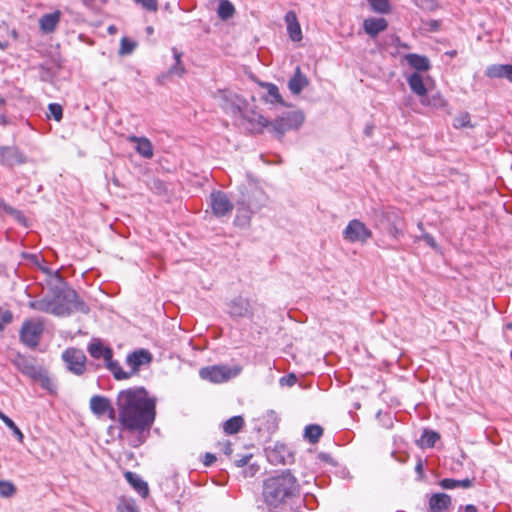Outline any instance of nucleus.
Returning a JSON list of instances; mask_svg holds the SVG:
<instances>
[{
    "instance_id": "obj_24",
    "label": "nucleus",
    "mask_w": 512,
    "mask_h": 512,
    "mask_svg": "<svg viewBox=\"0 0 512 512\" xmlns=\"http://www.w3.org/2000/svg\"><path fill=\"white\" fill-rule=\"evenodd\" d=\"M387 25V21L384 18H367L363 23L365 32L371 37H375L384 31Z\"/></svg>"
},
{
    "instance_id": "obj_14",
    "label": "nucleus",
    "mask_w": 512,
    "mask_h": 512,
    "mask_svg": "<svg viewBox=\"0 0 512 512\" xmlns=\"http://www.w3.org/2000/svg\"><path fill=\"white\" fill-rule=\"evenodd\" d=\"M267 459L274 465H286L293 462V455L285 445L276 444L273 449L267 450Z\"/></svg>"
},
{
    "instance_id": "obj_7",
    "label": "nucleus",
    "mask_w": 512,
    "mask_h": 512,
    "mask_svg": "<svg viewBox=\"0 0 512 512\" xmlns=\"http://www.w3.org/2000/svg\"><path fill=\"white\" fill-rule=\"evenodd\" d=\"M44 331V323L40 319H29L23 322L20 329L21 342L30 348L38 346Z\"/></svg>"
},
{
    "instance_id": "obj_59",
    "label": "nucleus",
    "mask_w": 512,
    "mask_h": 512,
    "mask_svg": "<svg viewBox=\"0 0 512 512\" xmlns=\"http://www.w3.org/2000/svg\"><path fill=\"white\" fill-rule=\"evenodd\" d=\"M398 47H400V48H408V46L406 44H403L401 42H399Z\"/></svg>"
},
{
    "instance_id": "obj_37",
    "label": "nucleus",
    "mask_w": 512,
    "mask_h": 512,
    "mask_svg": "<svg viewBox=\"0 0 512 512\" xmlns=\"http://www.w3.org/2000/svg\"><path fill=\"white\" fill-rule=\"evenodd\" d=\"M267 88V100L271 103H281L282 98L276 85L268 83Z\"/></svg>"
},
{
    "instance_id": "obj_62",
    "label": "nucleus",
    "mask_w": 512,
    "mask_h": 512,
    "mask_svg": "<svg viewBox=\"0 0 512 512\" xmlns=\"http://www.w3.org/2000/svg\"><path fill=\"white\" fill-rule=\"evenodd\" d=\"M17 161H18L19 163H22V162H23V160H22L21 156H19V159H17Z\"/></svg>"
},
{
    "instance_id": "obj_53",
    "label": "nucleus",
    "mask_w": 512,
    "mask_h": 512,
    "mask_svg": "<svg viewBox=\"0 0 512 512\" xmlns=\"http://www.w3.org/2000/svg\"><path fill=\"white\" fill-rule=\"evenodd\" d=\"M223 452L227 455V456H230L233 452V449H232V445L229 441H226L223 445Z\"/></svg>"
},
{
    "instance_id": "obj_19",
    "label": "nucleus",
    "mask_w": 512,
    "mask_h": 512,
    "mask_svg": "<svg viewBox=\"0 0 512 512\" xmlns=\"http://www.w3.org/2000/svg\"><path fill=\"white\" fill-rule=\"evenodd\" d=\"M60 19L61 12L59 10H56L53 13L42 15L39 19L40 30L45 34L54 32L60 22Z\"/></svg>"
},
{
    "instance_id": "obj_49",
    "label": "nucleus",
    "mask_w": 512,
    "mask_h": 512,
    "mask_svg": "<svg viewBox=\"0 0 512 512\" xmlns=\"http://www.w3.org/2000/svg\"><path fill=\"white\" fill-rule=\"evenodd\" d=\"M252 458L251 454H245L237 459H235V465L238 467H243L248 464L249 460Z\"/></svg>"
},
{
    "instance_id": "obj_61",
    "label": "nucleus",
    "mask_w": 512,
    "mask_h": 512,
    "mask_svg": "<svg viewBox=\"0 0 512 512\" xmlns=\"http://www.w3.org/2000/svg\"><path fill=\"white\" fill-rule=\"evenodd\" d=\"M4 324L0 322V331H2L4 329Z\"/></svg>"
},
{
    "instance_id": "obj_50",
    "label": "nucleus",
    "mask_w": 512,
    "mask_h": 512,
    "mask_svg": "<svg viewBox=\"0 0 512 512\" xmlns=\"http://www.w3.org/2000/svg\"><path fill=\"white\" fill-rule=\"evenodd\" d=\"M216 461V456L212 453H206L204 456L203 464L205 466H210Z\"/></svg>"
},
{
    "instance_id": "obj_57",
    "label": "nucleus",
    "mask_w": 512,
    "mask_h": 512,
    "mask_svg": "<svg viewBox=\"0 0 512 512\" xmlns=\"http://www.w3.org/2000/svg\"><path fill=\"white\" fill-rule=\"evenodd\" d=\"M415 470L417 473L421 474L422 473V470H423V467H422V463L419 462L416 467H415Z\"/></svg>"
},
{
    "instance_id": "obj_40",
    "label": "nucleus",
    "mask_w": 512,
    "mask_h": 512,
    "mask_svg": "<svg viewBox=\"0 0 512 512\" xmlns=\"http://www.w3.org/2000/svg\"><path fill=\"white\" fill-rule=\"evenodd\" d=\"M49 117H52L56 121H60L63 117V109L61 105L57 103H50L48 105Z\"/></svg>"
},
{
    "instance_id": "obj_47",
    "label": "nucleus",
    "mask_w": 512,
    "mask_h": 512,
    "mask_svg": "<svg viewBox=\"0 0 512 512\" xmlns=\"http://www.w3.org/2000/svg\"><path fill=\"white\" fill-rule=\"evenodd\" d=\"M296 381L297 378L294 374L281 377L279 380L281 386H293L296 383Z\"/></svg>"
},
{
    "instance_id": "obj_35",
    "label": "nucleus",
    "mask_w": 512,
    "mask_h": 512,
    "mask_svg": "<svg viewBox=\"0 0 512 512\" xmlns=\"http://www.w3.org/2000/svg\"><path fill=\"white\" fill-rule=\"evenodd\" d=\"M440 436L434 431L425 430L421 436V445L426 448H432L439 440Z\"/></svg>"
},
{
    "instance_id": "obj_43",
    "label": "nucleus",
    "mask_w": 512,
    "mask_h": 512,
    "mask_svg": "<svg viewBox=\"0 0 512 512\" xmlns=\"http://www.w3.org/2000/svg\"><path fill=\"white\" fill-rule=\"evenodd\" d=\"M454 126L456 128L472 127L470 123V116L468 113H463L454 119Z\"/></svg>"
},
{
    "instance_id": "obj_20",
    "label": "nucleus",
    "mask_w": 512,
    "mask_h": 512,
    "mask_svg": "<svg viewBox=\"0 0 512 512\" xmlns=\"http://www.w3.org/2000/svg\"><path fill=\"white\" fill-rule=\"evenodd\" d=\"M88 352L91 357L95 359L103 358L105 362L111 360L113 357V352L111 348L106 347L102 344V342L98 339H94L88 346Z\"/></svg>"
},
{
    "instance_id": "obj_16",
    "label": "nucleus",
    "mask_w": 512,
    "mask_h": 512,
    "mask_svg": "<svg viewBox=\"0 0 512 512\" xmlns=\"http://www.w3.org/2000/svg\"><path fill=\"white\" fill-rule=\"evenodd\" d=\"M152 360L150 352L147 350H138L129 354L126 358L127 365L131 368L132 375L136 373L141 366L149 364Z\"/></svg>"
},
{
    "instance_id": "obj_42",
    "label": "nucleus",
    "mask_w": 512,
    "mask_h": 512,
    "mask_svg": "<svg viewBox=\"0 0 512 512\" xmlns=\"http://www.w3.org/2000/svg\"><path fill=\"white\" fill-rule=\"evenodd\" d=\"M3 422L5 423V425L10 428L12 430V433L13 435L16 436V438L22 442L23 441V433L21 432V430L17 427V425L14 423V421L12 419H10L9 417H4L3 418Z\"/></svg>"
},
{
    "instance_id": "obj_34",
    "label": "nucleus",
    "mask_w": 512,
    "mask_h": 512,
    "mask_svg": "<svg viewBox=\"0 0 512 512\" xmlns=\"http://www.w3.org/2000/svg\"><path fill=\"white\" fill-rule=\"evenodd\" d=\"M117 512H139V509L135 500L122 497L117 504Z\"/></svg>"
},
{
    "instance_id": "obj_1",
    "label": "nucleus",
    "mask_w": 512,
    "mask_h": 512,
    "mask_svg": "<svg viewBox=\"0 0 512 512\" xmlns=\"http://www.w3.org/2000/svg\"><path fill=\"white\" fill-rule=\"evenodd\" d=\"M118 420L121 426L139 435L132 442L134 447L141 445L149 433L156 417V399L150 397L145 388H129L117 396Z\"/></svg>"
},
{
    "instance_id": "obj_27",
    "label": "nucleus",
    "mask_w": 512,
    "mask_h": 512,
    "mask_svg": "<svg viewBox=\"0 0 512 512\" xmlns=\"http://www.w3.org/2000/svg\"><path fill=\"white\" fill-rule=\"evenodd\" d=\"M407 83L412 90L420 98H424L427 94V89L424 84L423 77L420 73L414 72L407 78Z\"/></svg>"
},
{
    "instance_id": "obj_31",
    "label": "nucleus",
    "mask_w": 512,
    "mask_h": 512,
    "mask_svg": "<svg viewBox=\"0 0 512 512\" xmlns=\"http://www.w3.org/2000/svg\"><path fill=\"white\" fill-rule=\"evenodd\" d=\"M473 482L471 479H463V480H455L450 478H445L440 481V486L443 489H454L457 487L462 488H470L472 486Z\"/></svg>"
},
{
    "instance_id": "obj_9",
    "label": "nucleus",
    "mask_w": 512,
    "mask_h": 512,
    "mask_svg": "<svg viewBox=\"0 0 512 512\" xmlns=\"http://www.w3.org/2000/svg\"><path fill=\"white\" fill-rule=\"evenodd\" d=\"M372 237V231L360 220L349 221L343 230V238L350 243H366Z\"/></svg>"
},
{
    "instance_id": "obj_63",
    "label": "nucleus",
    "mask_w": 512,
    "mask_h": 512,
    "mask_svg": "<svg viewBox=\"0 0 512 512\" xmlns=\"http://www.w3.org/2000/svg\"><path fill=\"white\" fill-rule=\"evenodd\" d=\"M418 227H419L420 229H422V223H419V224H418Z\"/></svg>"
},
{
    "instance_id": "obj_56",
    "label": "nucleus",
    "mask_w": 512,
    "mask_h": 512,
    "mask_svg": "<svg viewBox=\"0 0 512 512\" xmlns=\"http://www.w3.org/2000/svg\"><path fill=\"white\" fill-rule=\"evenodd\" d=\"M465 512H478L477 508L474 505H466Z\"/></svg>"
},
{
    "instance_id": "obj_18",
    "label": "nucleus",
    "mask_w": 512,
    "mask_h": 512,
    "mask_svg": "<svg viewBox=\"0 0 512 512\" xmlns=\"http://www.w3.org/2000/svg\"><path fill=\"white\" fill-rule=\"evenodd\" d=\"M228 312L232 317H247L251 314V307L248 300L237 297L228 305Z\"/></svg>"
},
{
    "instance_id": "obj_28",
    "label": "nucleus",
    "mask_w": 512,
    "mask_h": 512,
    "mask_svg": "<svg viewBox=\"0 0 512 512\" xmlns=\"http://www.w3.org/2000/svg\"><path fill=\"white\" fill-rule=\"evenodd\" d=\"M451 504V498L445 493H436L429 499L430 512H442Z\"/></svg>"
},
{
    "instance_id": "obj_10",
    "label": "nucleus",
    "mask_w": 512,
    "mask_h": 512,
    "mask_svg": "<svg viewBox=\"0 0 512 512\" xmlns=\"http://www.w3.org/2000/svg\"><path fill=\"white\" fill-rule=\"evenodd\" d=\"M62 358L66 363L69 371L76 375H82L86 370V356L84 352L76 348H68L63 354Z\"/></svg>"
},
{
    "instance_id": "obj_26",
    "label": "nucleus",
    "mask_w": 512,
    "mask_h": 512,
    "mask_svg": "<svg viewBox=\"0 0 512 512\" xmlns=\"http://www.w3.org/2000/svg\"><path fill=\"white\" fill-rule=\"evenodd\" d=\"M125 478L128 483L139 493V495H141L143 498L148 496V484L139 475L129 471L125 473Z\"/></svg>"
},
{
    "instance_id": "obj_33",
    "label": "nucleus",
    "mask_w": 512,
    "mask_h": 512,
    "mask_svg": "<svg viewBox=\"0 0 512 512\" xmlns=\"http://www.w3.org/2000/svg\"><path fill=\"white\" fill-rule=\"evenodd\" d=\"M323 434V429L319 425L311 424L306 426L304 436L311 443H316Z\"/></svg>"
},
{
    "instance_id": "obj_41",
    "label": "nucleus",
    "mask_w": 512,
    "mask_h": 512,
    "mask_svg": "<svg viewBox=\"0 0 512 512\" xmlns=\"http://www.w3.org/2000/svg\"><path fill=\"white\" fill-rule=\"evenodd\" d=\"M135 47H136V43L134 41H131L126 37H123L121 39V46H120L119 53L122 55L130 54L133 52Z\"/></svg>"
},
{
    "instance_id": "obj_36",
    "label": "nucleus",
    "mask_w": 512,
    "mask_h": 512,
    "mask_svg": "<svg viewBox=\"0 0 512 512\" xmlns=\"http://www.w3.org/2000/svg\"><path fill=\"white\" fill-rule=\"evenodd\" d=\"M371 9L377 13L386 14L390 11V3L388 0H367Z\"/></svg>"
},
{
    "instance_id": "obj_11",
    "label": "nucleus",
    "mask_w": 512,
    "mask_h": 512,
    "mask_svg": "<svg viewBox=\"0 0 512 512\" xmlns=\"http://www.w3.org/2000/svg\"><path fill=\"white\" fill-rule=\"evenodd\" d=\"M210 202L213 214L216 217L229 215L234 207L227 194L222 191L212 192L210 194Z\"/></svg>"
},
{
    "instance_id": "obj_58",
    "label": "nucleus",
    "mask_w": 512,
    "mask_h": 512,
    "mask_svg": "<svg viewBox=\"0 0 512 512\" xmlns=\"http://www.w3.org/2000/svg\"><path fill=\"white\" fill-rule=\"evenodd\" d=\"M437 101H438L437 105H442V104H443V102H444V101H443V99H442L441 97H438V98H437ZM434 105H436V103H435Z\"/></svg>"
},
{
    "instance_id": "obj_55",
    "label": "nucleus",
    "mask_w": 512,
    "mask_h": 512,
    "mask_svg": "<svg viewBox=\"0 0 512 512\" xmlns=\"http://www.w3.org/2000/svg\"><path fill=\"white\" fill-rule=\"evenodd\" d=\"M38 380L41 381L43 387H45L47 389H51V387H50L51 386V381H50L49 378H48V381L45 380L44 378L38 379Z\"/></svg>"
},
{
    "instance_id": "obj_12",
    "label": "nucleus",
    "mask_w": 512,
    "mask_h": 512,
    "mask_svg": "<svg viewBox=\"0 0 512 512\" xmlns=\"http://www.w3.org/2000/svg\"><path fill=\"white\" fill-rule=\"evenodd\" d=\"M89 405L94 415L99 417L108 414L110 419H115L116 413L108 398L100 395H94L91 397Z\"/></svg>"
},
{
    "instance_id": "obj_8",
    "label": "nucleus",
    "mask_w": 512,
    "mask_h": 512,
    "mask_svg": "<svg viewBox=\"0 0 512 512\" xmlns=\"http://www.w3.org/2000/svg\"><path fill=\"white\" fill-rule=\"evenodd\" d=\"M12 364L21 371L24 375L32 379H42L48 381V376L45 372L35 365V361L33 358L22 355L20 353H16L14 357L11 359Z\"/></svg>"
},
{
    "instance_id": "obj_13",
    "label": "nucleus",
    "mask_w": 512,
    "mask_h": 512,
    "mask_svg": "<svg viewBox=\"0 0 512 512\" xmlns=\"http://www.w3.org/2000/svg\"><path fill=\"white\" fill-rule=\"evenodd\" d=\"M237 111L242 118L249 123V129L253 132H262L264 128L270 126V122L263 115L254 110H241V108L237 106Z\"/></svg>"
},
{
    "instance_id": "obj_48",
    "label": "nucleus",
    "mask_w": 512,
    "mask_h": 512,
    "mask_svg": "<svg viewBox=\"0 0 512 512\" xmlns=\"http://www.w3.org/2000/svg\"><path fill=\"white\" fill-rule=\"evenodd\" d=\"M12 319L13 315L9 310L2 311V313L0 314V322L3 323L4 325L9 324L12 321Z\"/></svg>"
},
{
    "instance_id": "obj_32",
    "label": "nucleus",
    "mask_w": 512,
    "mask_h": 512,
    "mask_svg": "<svg viewBox=\"0 0 512 512\" xmlns=\"http://www.w3.org/2000/svg\"><path fill=\"white\" fill-rule=\"evenodd\" d=\"M234 12L235 8L229 0H220L217 13L222 20H228L234 15Z\"/></svg>"
},
{
    "instance_id": "obj_5",
    "label": "nucleus",
    "mask_w": 512,
    "mask_h": 512,
    "mask_svg": "<svg viewBox=\"0 0 512 512\" xmlns=\"http://www.w3.org/2000/svg\"><path fill=\"white\" fill-rule=\"evenodd\" d=\"M305 116L301 111H290L283 113L270 122L271 132L281 140L284 134L290 130H298L304 123Z\"/></svg>"
},
{
    "instance_id": "obj_6",
    "label": "nucleus",
    "mask_w": 512,
    "mask_h": 512,
    "mask_svg": "<svg viewBox=\"0 0 512 512\" xmlns=\"http://www.w3.org/2000/svg\"><path fill=\"white\" fill-rule=\"evenodd\" d=\"M241 371L242 368L240 366L214 365L200 369L199 375L202 379L209 382L222 383L237 377Z\"/></svg>"
},
{
    "instance_id": "obj_54",
    "label": "nucleus",
    "mask_w": 512,
    "mask_h": 512,
    "mask_svg": "<svg viewBox=\"0 0 512 512\" xmlns=\"http://www.w3.org/2000/svg\"><path fill=\"white\" fill-rule=\"evenodd\" d=\"M173 57L175 62H182V53L179 52L176 48L172 49Z\"/></svg>"
},
{
    "instance_id": "obj_21",
    "label": "nucleus",
    "mask_w": 512,
    "mask_h": 512,
    "mask_svg": "<svg viewBox=\"0 0 512 512\" xmlns=\"http://www.w3.org/2000/svg\"><path fill=\"white\" fill-rule=\"evenodd\" d=\"M485 75L489 78H506L512 82V65L493 64L486 68Z\"/></svg>"
},
{
    "instance_id": "obj_15",
    "label": "nucleus",
    "mask_w": 512,
    "mask_h": 512,
    "mask_svg": "<svg viewBox=\"0 0 512 512\" xmlns=\"http://www.w3.org/2000/svg\"><path fill=\"white\" fill-rule=\"evenodd\" d=\"M380 214L390 223L388 232L394 239H398L403 235V228L401 226L402 219L397 211L394 209L381 210Z\"/></svg>"
},
{
    "instance_id": "obj_29",
    "label": "nucleus",
    "mask_w": 512,
    "mask_h": 512,
    "mask_svg": "<svg viewBox=\"0 0 512 512\" xmlns=\"http://www.w3.org/2000/svg\"><path fill=\"white\" fill-rule=\"evenodd\" d=\"M244 425V419L241 416H233L223 424V430L226 434L237 433Z\"/></svg>"
},
{
    "instance_id": "obj_39",
    "label": "nucleus",
    "mask_w": 512,
    "mask_h": 512,
    "mask_svg": "<svg viewBox=\"0 0 512 512\" xmlns=\"http://www.w3.org/2000/svg\"><path fill=\"white\" fill-rule=\"evenodd\" d=\"M1 206L3 207V210L8 213L9 215H11L15 220H17L19 223H22L25 225L26 223V218L25 216L22 214L21 211L7 205V204H1Z\"/></svg>"
},
{
    "instance_id": "obj_17",
    "label": "nucleus",
    "mask_w": 512,
    "mask_h": 512,
    "mask_svg": "<svg viewBox=\"0 0 512 512\" xmlns=\"http://www.w3.org/2000/svg\"><path fill=\"white\" fill-rule=\"evenodd\" d=\"M287 33L291 41L300 42L303 38L301 26L294 11H288L284 17Z\"/></svg>"
},
{
    "instance_id": "obj_38",
    "label": "nucleus",
    "mask_w": 512,
    "mask_h": 512,
    "mask_svg": "<svg viewBox=\"0 0 512 512\" xmlns=\"http://www.w3.org/2000/svg\"><path fill=\"white\" fill-rule=\"evenodd\" d=\"M16 493V488L13 483L5 480H0V496L12 497Z\"/></svg>"
},
{
    "instance_id": "obj_64",
    "label": "nucleus",
    "mask_w": 512,
    "mask_h": 512,
    "mask_svg": "<svg viewBox=\"0 0 512 512\" xmlns=\"http://www.w3.org/2000/svg\"><path fill=\"white\" fill-rule=\"evenodd\" d=\"M2 311H3V310L0 308V314L2 313Z\"/></svg>"
},
{
    "instance_id": "obj_25",
    "label": "nucleus",
    "mask_w": 512,
    "mask_h": 512,
    "mask_svg": "<svg viewBox=\"0 0 512 512\" xmlns=\"http://www.w3.org/2000/svg\"><path fill=\"white\" fill-rule=\"evenodd\" d=\"M404 60L418 73L430 69V61L426 56L410 53L404 56Z\"/></svg>"
},
{
    "instance_id": "obj_4",
    "label": "nucleus",
    "mask_w": 512,
    "mask_h": 512,
    "mask_svg": "<svg viewBox=\"0 0 512 512\" xmlns=\"http://www.w3.org/2000/svg\"><path fill=\"white\" fill-rule=\"evenodd\" d=\"M266 203L267 195L262 189L256 186L247 189L237 200L235 224L239 226L248 225L251 216L264 207Z\"/></svg>"
},
{
    "instance_id": "obj_30",
    "label": "nucleus",
    "mask_w": 512,
    "mask_h": 512,
    "mask_svg": "<svg viewBox=\"0 0 512 512\" xmlns=\"http://www.w3.org/2000/svg\"><path fill=\"white\" fill-rule=\"evenodd\" d=\"M106 367L117 380L128 379L132 375L131 372L124 371L120 364L117 361H114L112 358L106 362Z\"/></svg>"
},
{
    "instance_id": "obj_60",
    "label": "nucleus",
    "mask_w": 512,
    "mask_h": 512,
    "mask_svg": "<svg viewBox=\"0 0 512 512\" xmlns=\"http://www.w3.org/2000/svg\"><path fill=\"white\" fill-rule=\"evenodd\" d=\"M147 32H148L149 34H151V33L153 32V28H152V27H147Z\"/></svg>"
},
{
    "instance_id": "obj_2",
    "label": "nucleus",
    "mask_w": 512,
    "mask_h": 512,
    "mask_svg": "<svg viewBox=\"0 0 512 512\" xmlns=\"http://www.w3.org/2000/svg\"><path fill=\"white\" fill-rule=\"evenodd\" d=\"M299 493L300 485L289 470L263 481L262 501L268 512H283L294 498L299 497Z\"/></svg>"
},
{
    "instance_id": "obj_22",
    "label": "nucleus",
    "mask_w": 512,
    "mask_h": 512,
    "mask_svg": "<svg viewBox=\"0 0 512 512\" xmlns=\"http://www.w3.org/2000/svg\"><path fill=\"white\" fill-rule=\"evenodd\" d=\"M128 140L130 142L136 143V151L139 155L146 159H150L153 157V146L150 140L146 137H137V136H129Z\"/></svg>"
},
{
    "instance_id": "obj_45",
    "label": "nucleus",
    "mask_w": 512,
    "mask_h": 512,
    "mask_svg": "<svg viewBox=\"0 0 512 512\" xmlns=\"http://www.w3.org/2000/svg\"><path fill=\"white\" fill-rule=\"evenodd\" d=\"M185 73V67L182 62H175V64L169 69L170 75H176L181 77Z\"/></svg>"
},
{
    "instance_id": "obj_23",
    "label": "nucleus",
    "mask_w": 512,
    "mask_h": 512,
    "mask_svg": "<svg viewBox=\"0 0 512 512\" xmlns=\"http://www.w3.org/2000/svg\"><path fill=\"white\" fill-rule=\"evenodd\" d=\"M309 81L307 77L301 72L299 66L296 67L293 77L288 82V88L292 94L298 95L302 90L307 87Z\"/></svg>"
},
{
    "instance_id": "obj_3",
    "label": "nucleus",
    "mask_w": 512,
    "mask_h": 512,
    "mask_svg": "<svg viewBox=\"0 0 512 512\" xmlns=\"http://www.w3.org/2000/svg\"><path fill=\"white\" fill-rule=\"evenodd\" d=\"M28 306L33 310L58 317L69 316L74 312L84 314L89 312L88 305L79 299L75 290L69 287H55L51 290V294L30 301Z\"/></svg>"
},
{
    "instance_id": "obj_51",
    "label": "nucleus",
    "mask_w": 512,
    "mask_h": 512,
    "mask_svg": "<svg viewBox=\"0 0 512 512\" xmlns=\"http://www.w3.org/2000/svg\"><path fill=\"white\" fill-rule=\"evenodd\" d=\"M422 239L432 248H436V242H435V239L433 238V236H431L430 234H423L422 236Z\"/></svg>"
},
{
    "instance_id": "obj_44",
    "label": "nucleus",
    "mask_w": 512,
    "mask_h": 512,
    "mask_svg": "<svg viewBox=\"0 0 512 512\" xmlns=\"http://www.w3.org/2000/svg\"><path fill=\"white\" fill-rule=\"evenodd\" d=\"M136 3L140 4L144 9L148 11L157 10V0H135Z\"/></svg>"
},
{
    "instance_id": "obj_46",
    "label": "nucleus",
    "mask_w": 512,
    "mask_h": 512,
    "mask_svg": "<svg viewBox=\"0 0 512 512\" xmlns=\"http://www.w3.org/2000/svg\"><path fill=\"white\" fill-rule=\"evenodd\" d=\"M415 4L423 9L432 10L436 7L435 0H414Z\"/></svg>"
},
{
    "instance_id": "obj_52",
    "label": "nucleus",
    "mask_w": 512,
    "mask_h": 512,
    "mask_svg": "<svg viewBox=\"0 0 512 512\" xmlns=\"http://www.w3.org/2000/svg\"><path fill=\"white\" fill-rule=\"evenodd\" d=\"M5 100L3 98H0V106L4 105ZM8 124V119L4 112H0V126H5Z\"/></svg>"
}]
</instances>
